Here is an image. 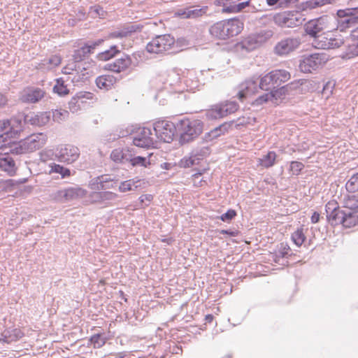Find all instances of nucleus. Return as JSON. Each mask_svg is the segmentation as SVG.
Wrapping results in <instances>:
<instances>
[{"mask_svg": "<svg viewBox=\"0 0 358 358\" xmlns=\"http://www.w3.org/2000/svg\"><path fill=\"white\" fill-rule=\"evenodd\" d=\"M337 208H339V206H338V203L334 201H329L326 206H325V210L327 213V215L329 214L330 212H334L337 210Z\"/></svg>", "mask_w": 358, "mask_h": 358, "instance_id": "nucleus-64", "label": "nucleus"}, {"mask_svg": "<svg viewBox=\"0 0 358 358\" xmlns=\"http://www.w3.org/2000/svg\"><path fill=\"white\" fill-rule=\"evenodd\" d=\"M155 133L151 129L143 127L139 130L133 138L134 144L137 147L150 148H155L157 141Z\"/></svg>", "mask_w": 358, "mask_h": 358, "instance_id": "nucleus-10", "label": "nucleus"}, {"mask_svg": "<svg viewBox=\"0 0 358 358\" xmlns=\"http://www.w3.org/2000/svg\"><path fill=\"white\" fill-rule=\"evenodd\" d=\"M12 143L8 142V140H5L0 136V150H1L5 154H8Z\"/></svg>", "mask_w": 358, "mask_h": 358, "instance_id": "nucleus-61", "label": "nucleus"}, {"mask_svg": "<svg viewBox=\"0 0 358 358\" xmlns=\"http://www.w3.org/2000/svg\"><path fill=\"white\" fill-rule=\"evenodd\" d=\"M345 189L348 193L358 192V172L352 174L345 183Z\"/></svg>", "mask_w": 358, "mask_h": 358, "instance_id": "nucleus-39", "label": "nucleus"}, {"mask_svg": "<svg viewBox=\"0 0 358 358\" xmlns=\"http://www.w3.org/2000/svg\"><path fill=\"white\" fill-rule=\"evenodd\" d=\"M343 226L345 228H351L358 224V211L345 213Z\"/></svg>", "mask_w": 358, "mask_h": 358, "instance_id": "nucleus-35", "label": "nucleus"}, {"mask_svg": "<svg viewBox=\"0 0 358 358\" xmlns=\"http://www.w3.org/2000/svg\"><path fill=\"white\" fill-rule=\"evenodd\" d=\"M105 39L99 38L96 41H89L85 43L84 45L87 48V50H89V55L93 54L94 50L98 46H100L103 42Z\"/></svg>", "mask_w": 358, "mask_h": 358, "instance_id": "nucleus-51", "label": "nucleus"}, {"mask_svg": "<svg viewBox=\"0 0 358 358\" xmlns=\"http://www.w3.org/2000/svg\"><path fill=\"white\" fill-rule=\"evenodd\" d=\"M334 84L331 82H327L325 85H323L322 90V96L328 99L332 94Z\"/></svg>", "mask_w": 358, "mask_h": 358, "instance_id": "nucleus-57", "label": "nucleus"}, {"mask_svg": "<svg viewBox=\"0 0 358 358\" xmlns=\"http://www.w3.org/2000/svg\"><path fill=\"white\" fill-rule=\"evenodd\" d=\"M345 213V212L341 210L339 208L334 212H330L329 214L327 215V217L331 225H337L340 224L343 225Z\"/></svg>", "mask_w": 358, "mask_h": 358, "instance_id": "nucleus-33", "label": "nucleus"}, {"mask_svg": "<svg viewBox=\"0 0 358 358\" xmlns=\"http://www.w3.org/2000/svg\"><path fill=\"white\" fill-rule=\"evenodd\" d=\"M90 197L92 203H102L101 190H94V192L90 194Z\"/></svg>", "mask_w": 358, "mask_h": 358, "instance_id": "nucleus-63", "label": "nucleus"}, {"mask_svg": "<svg viewBox=\"0 0 358 358\" xmlns=\"http://www.w3.org/2000/svg\"><path fill=\"white\" fill-rule=\"evenodd\" d=\"M203 124L199 120L183 119L178 122V134L181 144L187 143L197 138L203 131Z\"/></svg>", "mask_w": 358, "mask_h": 358, "instance_id": "nucleus-2", "label": "nucleus"}, {"mask_svg": "<svg viewBox=\"0 0 358 358\" xmlns=\"http://www.w3.org/2000/svg\"><path fill=\"white\" fill-rule=\"evenodd\" d=\"M0 169L10 176L13 175L16 170L15 161L10 155L4 153L3 157L0 158Z\"/></svg>", "mask_w": 358, "mask_h": 358, "instance_id": "nucleus-29", "label": "nucleus"}, {"mask_svg": "<svg viewBox=\"0 0 358 358\" xmlns=\"http://www.w3.org/2000/svg\"><path fill=\"white\" fill-rule=\"evenodd\" d=\"M243 1H238L236 7L234 8V10H235V13H238L243 10L248 6H250L252 0H242Z\"/></svg>", "mask_w": 358, "mask_h": 358, "instance_id": "nucleus-62", "label": "nucleus"}, {"mask_svg": "<svg viewBox=\"0 0 358 358\" xmlns=\"http://www.w3.org/2000/svg\"><path fill=\"white\" fill-rule=\"evenodd\" d=\"M153 131L157 138L165 143L173 141L176 133L178 134V124L167 120H159L154 124Z\"/></svg>", "mask_w": 358, "mask_h": 358, "instance_id": "nucleus-6", "label": "nucleus"}, {"mask_svg": "<svg viewBox=\"0 0 358 358\" xmlns=\"http://www.w3.org/2000/svg\"><path fill=\"white\" fill-rule=\"evenodd\" d=\"M259 89L265 91H271L272 90L275 89V87L273 84V82L270 76L269 73L264 76L261 78L260 80H259Z\"/></svg>", "mask_w": 358, "mask_h": 358, "instance_id": "nucleus-38", "label": "nucleus"}, {"mask_svg": "<svg viewBox=\"0 0 358 358\" xmlns=\"http://www.w3.org/2000/svg\"><path fill=\"white\" fill-rule=\"evenodd\" d=\"M48 99L45 92L38 87H29L23 91L20 99L27 103H35Z\"/></svg>", "mask_w": 358, "mask_h": 358, "instance_id": "nucleus-15", "label": "nucleus"}, {"mask_svg": "<svg viewBox=\"0 0 358 358\" xmlns=\"http://www.w3.org/2000/svg\"><path fill=\"white\" fill-rule=\"evenodd\" d=\"M343 45L346 47L343 58L350 59L358 55V38H352V36L350 35V36L345 40V44H343Z\"/></svg>", "mask_w": 358, "mask_h": 358, "instance_id": "nucleus-25", "label": "nucleus"}, {"mask_svg": "<svg viewBox=\"0 0 358 358\" xmlns=\"http://www.w3.org/2000/svg\"><path fill=\"white\" fill-rule=\"evenodd\" d=\"M23 333L19 329H7L1 334L0 341L10 343L22 338Z\"/></svg>", "mask_w": 358, "mask_h": 358, "instance_id": "nucleus-27", "label": "nucleus"}, {"mask_svg": "<svg viewBox=\"0 0 358 358\" xmlns=\"http://www.w3.org/2000/svg\"><path fill=\"white\" fill-rule=\"evenodd\" d=\"M242 0H227L226 2L225 8L222 9V13H235V10H234V8L237 5L238 1H241Z\"/></svg>", "mask_w": 358, "mask_h": 358, "instance_id": "nucleus-54", "label": "nucleus"}, {"mask_svg": "<svg viewBox=\"0 0 358 358\" xmlns=\"http://www.w3.org/2000/svg\"><path fill=\"white\" fill-rule=\"evenodd\" d=\"M273 94L269 92L264 93V94L258 96L253 102V105L255 106H260L264 103H266L268 101H271L273 103Z\"/></svg>", "mask_w": 358, "mask_h": 358, "instance_id": "nucleus-52", "label": "nucleus"}, {"mask_svg": "<svg viewBox=\"0 0 358 358\" xmlns=\"http://www.w3.org/2000/svg\"><path fill=\"white\" fill-rule=\"evenodd\" d=\"M116 187L115 182L113 180H102V183H99L98 185H90L92 190L100 191L114 189Z\"/></svg>", "mask_w": 358, "mask_h": 358, "instance_id": "nucleus-48", "label": "nucleus"}, {"mask_svg": "<svg viewBox=\"0 0 358 358\" xmlns=\"http://www.w3.org/2000/svg\"><path fill=\"white\" fill-rule=\"evenodd\" d=\"M50 120V113H30L24 117V122L34 126H44L49 122Z\"/></svg>", "mask_w": 358, "mask_h": 358, "instance_id": "nucleus-20", "label": "nucleus"}, {"mask_svg": "<svg viewBox=\"0 0 358 358\" xmlns=\"http://www.w3.org/2000/svg\"><path fill=\"white\" fill-rule=\"evenodd\" d=\"M243 28V23L237 18L215 23L209 29L210 34L218 39L226 40L238 35Z\"/></svg>", "mask_w": 358, "mask_h": 358, "instance_id": "nucleus-1", "label": "nucleus"}, {"mask_svg": "<svg viewBox=\"0 0 358 358\" xmlns=\"http://www.w3.org/2000/svg\"><path fill=\"white\" fill-rule=\"evenodd\" d=\"M208 10L207 6H192L178 9L176 14L183 19H196L206 15Z\"/></svg>", "mask_w": 358, "mask_h": 358, "instance_id": "nucleus-18", "label": "nucleus"}, {"mask_svg": "<svg viewBox=\"0 0 358 358\" xmlns=\"http://www.w3.org/2000/svg\"><path fill=\"white\" fill-rule=\"evenodd\" d=\"M292 240L296 246L300 247L306 240V236L303 231V229H298L292 233Z\"/></svg>", "mask_w": 358, "mask_h": 358, "instance_id": "nucleus-49", "label": "nucleus"}, {"mask_svg": "<svg viewBox=\"0 0 358 358\" xmlns=\"http://www.w3.org/2000/svg\"><path fill=\"white\" fill-rule=\"evenodd\" d=\"M175 43V38L170 34L158 35L146 45V50L152 54H166Z\"/></svg>", "mask_w": 358, "mask_h": 358, "instance_id": "nucleus-4", "label": "nucleus"}, {"mask_svg": "<svg viewBox=\"0 0 358 358\" xmlns=\"http://www.w3.org/2000/svg\"><path fill=\"white\" fill-rule=\"evenodd\" d=\"M329 17L322 16L308 21L304 27L306 33L313 39L319 36L324 30L327 29Z\"/></svg>", "mask_w": 358, "mask_h": 358, "instance_id": "nucleus-11", "label": "nucleus"}, {"mask_svg": "<svg viewBox=\"0 0 358 358\" xmlns=\"http://www.w3.org/2000/svg\"><path fill=\"white\" fill-rule=\"evenodd\" d=\"M139 29H140L139 25L129 24V25H127V26L123 27V29L121 30H117V31L110 32L108 34V38H122L128 36L131 34L136 32V31H138Z\"/></svg>", "mask_w": 358, "mask_h": 358, "instance_id": "nucleus-28", "label": "nucleus"}, {"mask_svg": "<svg viewBox=\"0 0 358 358\" xmlns=\"http://www.w3.org/2000/svg\"><path fill=\"white\" fill-rule=\"evenodd\" d=\"M131 149L116 148L113 150L110 154V159L115 163L126 164L129 159Z\"/></svg>", "mask_w": 358, "mask_h": 358, "instance_id": "nucleus-26", "label": "nucleus"}, {"mask_svg": "<svg viewBox=\"0 0 358 358\" xmlns=\"http://www.w3.org/2000/svg\"><path fill=\"white\" fill-rule=\"evenodd\" d=\"M83 194L81 188H68L64 189V202L69 201L78 198Z\"/></svg>", "mask_w": 358, "mask_h": 358, "instance_id": "nucleus-36", "label": "nucleus"}, {"mask_svg": "<svg viewBox=\"0 0 358 358\" xmlns=\"http://www.w3.org/2000/svg\"><path fill=\"white\" fill-rule=\"evenodd\" d=\"M269 74L275 88L288 81L291 78L289 72L285 69H275L269 72Z\"/></svg>", "mask_w": 358, "mask_h": 358, "instance_id": "nucleus-23", "label": "nucleus"}, {"mask_svg": "<svg viewBox=\"0 0 358 358\" xmlns=\"http://www.w3.org/2000/svg\"><path fill=\"white\" fill-rule=\"evenodd\" d=\"M275 159V152L270 151L260 159V164L265 168L271 167L274 165Z\"/></svg>", "mask_w": 358, "mask_h": 358, "instance_id": "nucleus-45", "label": "nucleus"}, {"mask_svg": "<svg viewBox=\"0 0 358 358\" xmlns=\"http://www.w3.org/2000/svg\"><path fill=\"white\" fill-rule=\"evenodd\" d=\"M90 341L95 348H99L105 343L104 339L100 334H94L90 338Z\"/></svg>", "mask_w": 358, "mask_h": 358, "instance_id": "nucleus-56", "label": "nucleus"}, {"mask_svg": "<svg viewBox=\"0 0 358 358\" xmlns=\"http://www.w3.org/2000/svg\"><path fill=\"white\" fill-rule=\"evenodd\" d=\"M289 90H294L293 87H291L290 84L272 90L271 93L273 94V103H277L278 100L281 99L287 93Z\"/></svg>", "mask_w": 358, "mask_h": 358, "instance_id": "nucleus-37", "label": "nucleus"}, {"mask_svg": "<svg viewBox=\"0 0 358 358\" xmlns=\"http://www.w3.org/2000/svg\"><path fill=\"white\" fill-rule=\"evenodd\" d=\"M236 215V212L235 210L229 209L226 213H223L220 216V220L223 222H230L233 218Z\"/></svg>", "mask_w": 358, "mask_h": 358, "instance_id": "nucleus-59", "label": "nucleus"}, {"mask_svg": "<svg viewBox=\"0 0 358 358\" xmlns=\"http://www.w3.org/2000/svg\"><path fill=\"white\" fill-rule=\"evenodd\" d=\"M294 90L299 89L303 93L312 92L320 89V83L309 79H300L290 83Z\"/></svg>", "mask_w": 358, "mask_h": 358, "instance_id": "nucleus-19", "label": "nucleus"}, {"mask_svg": "<svg viewBox=\"0 0 358 358\" xmlns=\"http://www.w3.org/2000/svg\"><path fill=\"white\" fill-rule=\"evenodd\" d=\"M345 44V40L341 37H334L329 31L322 33L313 41V45L317 49L329 50L338 48Z\"/></svg>", "mask_w": 358, "mask_h": 358, "instance_id": "nucleus-8", "label": "nucleus"}, {"mask_svg": "<svg viewBox=\"0 0 358 358\" xmlns=\"http://www.w3.org/2000/svg\"><path fill=\"white\" fill-rule=\"evenodd\" d=\"M231 127V124L225 122L219 127L215 128L214 129L211 130L208 133V136L210 138V139L217 138L220 136L222 134H224L225 132H227L229 129Z\"/></svg>", "mask_w": 358, "mask_h": 358, "instance_id": "nucleus-43", "label": "nucleus"}, {"mask_svg": "<svg viewBox=\"0 0 358 358\" xmlns=\"http://www.w3.org/2000/svg\"><path fill=\"white\" fill-rule=\"evenodd\" d=\"M128 162L131 164V165L134 167L135 166H143L147 167L150 163V160L148 157H141V156H135L131 150L129 159H128Z\"/></svg>", "mask_w": 358, "mask_h": 358, "instance_id": "nucleus-34", "label": "nucleus"}, {"mask_svg": "<svg viewBox=\"0 0 358 358\" xmlns=\"http://www.w3.org/2000/svg\"><path fill=\"white\" fill-rule=\"evenodd\" d=\"M53 92L59 96H64L69 93V90L66 85H64V81L62 78H57L56 84L53 87Z\"/></svg>", "mask_w": 358, "mask_h": 358, "instance_id": "nucleus-46", "label": "nucleus"}, {"mask_svg": "<svg viewBox=\"0 0 358 358\" xmlns=\"http://www.w3.org/2000/svg\"><path fill=\"white\" fill-rule=\"evenodd\" d=\"M139 182V180H134V179H130L125 181H123L119 185V191L121 192H126L128 191H133L138 188V185L137 183Z\"/></svg>", "mask_w": 358, "mask_h": 358, "instance_id": "nucleus-41", "label": "nucleus"}, {"mask_svg": "<svg viewBox=\"0 0 358 358\" xmlns=\"http://www.w3.org/2000/svg\"><path fill=\"white\" fill-rule=\"evenodd\" d=\"M80 155L79 148L71 144L60 145L54 150L55 159L66 164H71L77 161Z\"/></svg>", "mask_w": 358, "mask_h": 358, "instance_id": "nucleus-5", "label": "nucleus"}, {"mask_svg": "<svg viewBox=\"0 0 358 358\" xmlns=\"http://www.w3.org/2000/svg\"><path fill=\"white\" fill-rule=\"evenodd\" d=\"M303 167L304 165L299 162L293 161L290 164V171L293 175L298 176Z\"/></svg>", "mask_w": 358, "mask_h": 358, "instance_id": "nucleus-58", "label": "nucleus"}, {"mask_svg": "<svg viewBox=\"0 0 358 358\" xmlns=\"http://www.w3.org/2000/svg\"><path fill=\"white\" fill-rule=\"evenodd\" d=\"M69 112L66 110H55L52 112V117L55 121H62L67 118Z\"/></svg>", "mask_w": 358, "mask_h": 358, "instance_id": "nucleus-55", "label": "nucleus"}, {"mask_svg": "<svg viewBox=\"0 0 358 358\" xmlns=\"http://www.w3.org/2000/svg\"><path fill=\"white\" fill-rule=\"evenodd\" d=\"M0 136L5 140L13 138L9 120L0 121Z\"/></svg>", "mask_w": 358, "mask_h": 358, "instance_id": "nucleus-40", "label": "nucleus"}, {"mask_svg": "<svg viewBox=\"0 0 358 358\" xmlns=\"http://www.w3.org/2000/svg\"><path fill=\"white\" fill-rule=\"evenodd\" d=\"M88 51L89 50H87V48L85 46V45L76 50L73 55L74 62L78 63L87 58L90 56Z\"/></svg>", "mask_w": 358, "mask_h": 358, "instance_id": "nucleus-42", "label": "nucleus"}, {"mask_svg": "<svg viewBox=\"0 0 358 358\" xmlns=\"http://www.w3.org/2000/svg\"><path fill=\"white\" fill-rule=\"evenodd\" d=\"M24 117L23 115H19L9 120L13 137H15L22 129L23 124H26L24 122Z\"/></svg>", "mask_w": 358, "mask_h": 358, "instance_id": "nucleus-32", "label": "nucleus"}, {"mask_svg": "<svg viewBox=\"0 0 358 358\" xmlns=\"http://www.w3.org/2000/svg\"><path fill=\"white\" fill-rule=\"evenodd\" d=\"M90 14L94 18L99 17L104 18L106 14V12L103 10V8L99 6H91L90 8Z\"/></svg>", "mask_w": 358, "mask_h": 358, "instance_id": "nucleus-50", "label": "nucleus"}, {"mask_svg": "<svg viewBox=\"0 0 358 358\" xmlns=\"http://www.w3.org/2000/svg\"><path fill=\"white\" fill-rule=\"evenodd\" d=\"M119 52L116 45L110 47V50L100 52L97 55V58L101 61H106L115 56Z\"/></svg>", "mask_w": 358, "mask_h": 358, "instance_id": "nucleus-47", "label": "nucleus"}, {"mask_svg": "<svg viewBox=\"0 0 358 358\" xmlns=\"http://www.w3.org/2000/svg\"><path fill=\"white\" fill-rule=\"evenodd\" d=\"M340 203L343 208L356 211L358 209V196L348 192L343 194L340 197Z\"/></svg>", "mask_w": 358, "mask_h": 358, "instance_id": "nucleus-24", "label": "nucleus"}, {"mask_svg": "<svg viewBox=\"0 0 358 358\" xmlns=\"http://www.w3.org/2000/svg\"><path fill=\"white\" fill-rule=\"evenodd\" d=\"M327 61L325 55L320 53H314L305 56L299 64L301 71L310 73L320 67Z\"/></svg>", "mask_w": 358, "mask_h": 358, "instance_id": "nucleus-12", "label": "nucleus"}, {"mask_svg": "<svg viewBox=\"0 0 358 358\" xmlns=\"http://www.w3.org/2000/svg\"><path fill=\"white\" fill-rule=\"evenodd\" d=\"M257 45L258 44L256 40L253 38L249 37L238 43L236 45V49L237 50L241 51L242 52H250L256 49Z\"/></svg>", "mask_w": 358, "mask_h": 358, "instance_id": "nucleus-31", "label": "nucleus"}, {"mask_svg": "<svg viewBox=\"0 0 358 358\" xmlns=\"http://www.w3.org/2000/svg\"><path fill=\"white\" fill-rule=\"evenodd\" d=\"M46 135L38 133L34 134L26 138L20 144L12 143L10 151L17 155L27 152H33L42 148L46 143Z\"/></svg>", "mask_w": 358, "mask_h": 358, "instance_id": "nucleus-3", "label": "nucleus"}, {"mask_svg": "<svg viewBox=\"0 0 358 358\" xmlns=\"http://www.w3.org/2000/svg\"><path fill=\"white\" fill-rule=\"evenodd\" d=\"M116 80L113 75H102L96 79V84L99 88L108 90L113 86Z\"/></svg>", "mask_w": 358, "mask_h": 358, "instance_id": "nucleus-30", "label": "nucleus"}, {"mask_svg": "<svg viewBox=\"0 0 358 358\" xmlns=\"http://www.w3.org/2000/svg\"><path fill=\"white\" fill-rule=\"evenodd\" d=\"M85 99L86 94L83 92L77 93L73 96L69 102V109L72 113H76L80 111L87 103Z\"/></svg>", "mask_w": 358, "mask_h": 358, "instance_id": "nucleus-22", "label": "nucleus"}, {"mask_svg": "<svg viewBox=\"0 0 358 358\" xmlns=\"http://www.w3.org/2000/svg\"><path fill=\"white\" fill-rule=\"evenodd\" d=\"M275 22L281 27H294L303 24L305 21L303 15L299 11H286L274 16Z\"/></svg>", "mask_w": 358, "mask_h": 358, "instance_id": "nucleus-7", "label": "nucleus"}, {"mask_svg": "<svg viewBox=\"0 0 358 358\" xmlns=\"http://www.w3.org/2000/svg\"><path fill=\"white\" fill-rule=\"evenodd\" d=\"M300 45V40L296 38H287L278 42L274 48L275 53L279 56L289 54L296 50Z\"/></svg>", "mask_w": 358, "mask_h": 358, "instance_id": "nucleus-17", "label": "nucleus"}, {"mask_svg": "<svg viewBox=\"0 0 358 358\" xmlns=\"http://www.w3.org/2000/svg\"><path fill=\"white\" fill-rule=\"evenodd\" d=\"M131 64V59L127 55H123L114 62L108 64V69L113 72L120 73L126 70Z\"/></svg>", "mask_w": 358, "mask_h": 358, "instance_id": "nucleus-21", "label": "nucleus"}, {"mask_svg": "<svg viewBox=\"0 0 358 358\" xmlns=\"http://www.w3.org/2000/svg\"><path fill=\"white\" fill-rule=\"evenodd\" d=\"M259 89V78L254 76L245 80L240 85V90L237 94V97L243 101L247 96L257 92Z\"/></svg>", "mask_w": 358, "mask_h": 358, "instance_id": "nucleus-16", "label": "nucleus"}, {"mask_svg": "<svg viewBox=\"0 0 358 358\" xmlns=\"http://www.w3.org/2000/svg\"><path fill=\"white\" fill-rule=\"evenodd\" d=\"M102 180H113V179L107 175H102L92 179L90 182L89 186L98 185L99 183H102Z\"/></svg>", "mask_w": 358, "mask_h": 358, "instance_id": "nucleus-60", "label": "nucleus"}, {"mask_svg": "<svg viewBox=\"0 0 358 358\" xmlns=\"http://www.w3.org/2000/svg\"><path fill=\"white\" fill-rule=\"evenodd\" d=\"M50 173H55L61 175L62 178L69 177L71 175L70 169L64 167L60 164L52 163L50 165Z\"/></svg>", "mask_w": 358, "mask_h": 358, "instance_id": "nucleus-44", "label": "nucleus"}, {"mask_svg": "<svg viewBox=\"0 0 358 358\" xmlns=\"http://www.w3.org/2000/svg\"><path fill=\"white\" fill-rule=\"evenodd\" d=\"M101 200L102 203H108L111 201H114L117 199L118 195L116 193L109 191H101Z\"/></svg>", "mask_w": 358, "mask_h": 358, "instance_id": "nucleus-53", "label": "nucleus"}, {"mask_svg": "<svg viewBox=\"0 0 358 358\" xmlns=\"http://www.w3.org/2000/svg\"><path fill=\"white\" fill-rule=\"evenodd\" d=\"M210 155L208 146H202L194 148L189 157H184L180 162V167L189 168L198 164L200 160Z\"/></svg>", "mask_w": 358, "mask_h": 358, "instance_id": "nucleus-13", "label": "nucleus"}, {"mask_svg": "<svg viewBox=\"0 0 358 358\" xmlns=\"http://www.w3.org/2000/svg\"><path fill=\"white\" fill-rule=\"evenodd\" d=\"M238 104L234 101H226L225 103L214 106L208 111V115L211 118L219 119L235 113L238 109Z\"/></svg>", "mask_w": 358, "mask_h": 358, "instance_id": "nucleus-14", "label": "nucleus"}, {"mask_svg": "<svg viewBox=\"0 0 358 358\" xmlns=\"http://www.w3.org/2000/svg\"><path fill=\"white\" fill-rule=\"evenodd\" d=\"M358 12L352 8L338 10L337 11V28L341 31L358 25Z\"/></svg>", "mask_w": 358, "mask_h": 358, "instance_id": "nucleus-9", "label": "nucleus"}]
</instances>
